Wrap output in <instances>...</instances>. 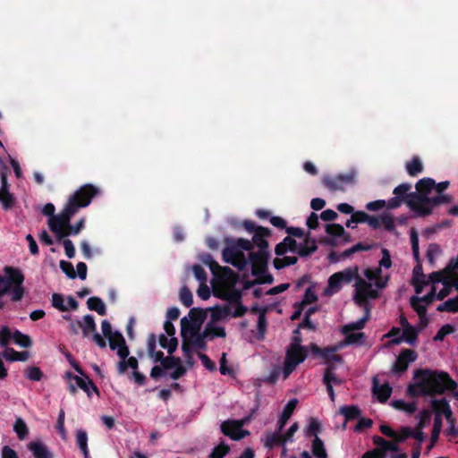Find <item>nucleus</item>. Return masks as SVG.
I'll return each instance as SVG.
<instances>
[{"label": "nucleus", "instance_id": "680f3d73", "mask_svg": "<svg viewBox=\"0 0 458 458\" xmlns=\"http://www.w3.org/2000/svg\"><path fill=\"white\" fill-rule=\"evenodd\" d=\"M65 254L68 258L72 259L75 255V247L71 240H64L63 242Z\"/></svg>", "mask_w": 458, "mask_h": 458}, {"label": "nucleus", "instance_id": "3c124183", "mask_svg": "<svg viewBox=\"0 0 458 458\" xmlns=\"http://www.w3.org/2000/svg\"><path fill=\"white\" fill-rule=\"evenodd\" d=\"M454 332V327L452 326V325H449V324H446L445 326H443L439 331L437 332V334L436 335V336L434 337V339L436 341H443L444 338L448 335H451L452 333Z\"/></svg>", "mask_w": 458, "mask_h": 458}, {"label": "nucleus", "instance_id": "bf43d9fd", "mask_svg": "<svg viewBox=\"0 0 458 458\" xmlns=\"http://www.w3.org/2000/svg\"><path fill=\"white\" fill-rule=\"evenodd\" d=\"M220 367L219 370L223 375H229L233 372L232 369L227 365L226 353H222L219 360Z\"/></svg>", "mask_w": 458, "mask_h": 458}, {"label": "nucleus", "instance_id": "e433bc0d", "mask_svg": "<svg viewBox=\"0 0 458 458\" xmlns=\"http://www.w3.org/2000/svg\"><path fill=\"white\" fill-rule=\"evenodd\" d=\"M13 342L22 348H29L32 344L30 337L17 329H14V336Z\"/></svg>", "mask_w": 458, "mask_h": 458}, {"label": "nucleus", "instance_id": "69168bd1", "mask_svg": "<svg viewBox=\"0 0 458 458\" xmlns=\"http://www.w3.org/2000/svg\"><path fill=\"white\" fill-rule=\"evenodd\" d=\"M199 359L202 362V365L208 370H215L216 365L215 363L205 354L199 353Z\"/></svg>", "mask_w": 458, "mask_h": 458}, {"label": "nucleus", "instance_id": "72a5a7b5", "mask_svg": "<svg viewBox=\"0 0 458 458\" xmlns=\"http://www.w3.org/2000/svg\"><path fill=\"white\" fill-rule=\"evenodd\" d=\"M29 448L35 458H51V454L47 447L39 442H31Z\"/></svg>", "mask_w": 458, "mask_h": 458}, {"label": "nucleus", "instance_id": "37998d69", "mask_svg": "<svg viewBox=\"0 0 458 458\" xmlns=\"http://www.w3.org/2000/svg\"><path fill=\"white\" fill-rule=\"evenodd\" d=\"M148 352L149 356L153 359L154 361H159L163 358V353L161 352L156 351V337L151 335L148 341Z\"/></svg>", "mask_w": 458, "mask_h": 458}, {"label": "nucleus", "instance_id": "603ef678", "mask_svg": "<svg viewBox=\"0 0 458 458\" xmlns=\"http://www.w3.org/2000/svg\"><path fill=\"white\" fill-rule=\"evenodd\" d=\"M57 430L64 440L67 439V432L64 428V411L61 410L57 419Z\"/></svg>", "mask_w": 458, "mask_h": 458}, {"label": "nucleus", "instance_id": "8fccbe9b", "mask_svg": "<svg viewBox=\"0 0 458 458\" xmlns=\"http://www.w3.org/2000/svg\"><path fill=\"white\" fill-rule=\"evenodd\" d=\"M418 425L417 428H424L428 426L431 421V412L429 411L424 410L418 415Z\"/></svg>", "mask_w": 458, "mask_h": 458}, {"label": "nucleus", "instance_id": "ea45409f", "mask_svg": "<svg viewBox=\"0 0 458 458\" xmlns=\"http://www.w3.org/2000/svg\"><path fill=\"white\" fill-rule=\"evenodd\" d=\"M298 428H299L298 424L293 423L284 434H282V445H283L282 455L283 456H285L286 452H287V449L284 446L285 444L289 443V442H293V437L294 434L296 433V431L298 430Z\"/></svg>", "mask_w": 458, "mask_h": 458}, {"label": "nucleus", "instance_id": "c85d7f7f", "mask_svg": "<svg viewBox=\"0 0 458 458\" xmlns=\"http://www.w3.org/2000/svg\"><path fill=\"white\" fill-rule=\"evenodd\" d=\"M2 356L9 361H26L30 358L28 352H17L13 348L5 349Z\"/></svg>", "mask_w": 458, "mask_h": 458}, {"label": "nucleus", "instance_id": "c9c22d12", "mask_svg": "<svg viewBox=\"0 0 458 458\" xmlns=\"http://www.w3.org/2000/svg\"><path fill=\"white\" fill-rule=\"evenodd\" d=\"M87 304L89 310L97 311L99 315H106V305L101 299L98 297H90L88 300Z\"/></svg>", "mask_w": 458, "mask_h": 458}, {"label": "nucleus", "instance_id": "9b49d317", "mask_svg": "<svg viewBox=\"0 0 458 458\" xmlns=\"http://www.w3.org/2000/svg\"><path fill=\"white\" fill-rule=\"evenodd\" d=\"M358 278H365V276L363 274H359V267L357 266L349 267L342 271L334 273L327 280V285L323 291V295L327 297L333 296L345 284H350L353 280L357 282Z\"/></svg>", "mask_w": 458, "mask_h": 458}, {"label": "nucleus", "instance_id": "4c0bfd02", "mask_svg": "<svg viewBox=\"0 0 458 458\" xmlns=\"http://www.w3.org/2000/svg\"><path fill=\"white\" fill-rule=\"evenodd\" d=\"M13 430L17 434L19 439L23 440L27 438L29 435V429L27 427V424L21 418H17L14 425H13Z\"/></svg>", "mask_w": 458, "mask_h": 458}, {"label": "nucleus", "instance_id": "7c9ffc66", "mask_svg": "<svg viewBox=\"0 0 458 458\" xmlns=\"http://www.w3.org/2000/svg\"><path fill=\"white\" fill-rule=\"evenodd\" d=\"M77 324L85 336L96 330L95 321L90 315H86L81 319H78Z\"/></svg>", "mask_w": 458, "mask_h": 458}, {"label": "nucleus", "instance_id": "5701e85b", "mask_svg": "<svg viewBox=\"0 0 458 458\" xmlns=\"http://www.w3.org/2000/svg\"><path fill=\"white\" fill-rule=\"evenodd\" d=\"M417 359V354L411 350H405L400 353L397 357L395 363L393 366V372L400 374L404 372L409 364L413 362Z\"/></svg>", "mask_w": 458, "mask_h": 458}, {"label": "nucleus", "instance_id": "ddd939ff", "mask_svg": "<svg viewBox=\"0 0 458 458\" xmlns=\"http://www.w3.org/2000/svg\"><path fill=\"white\" fill-rule=\"evenodd\" d=\"M300 328L294 331V337L287 351L284 367L283 369L284 378L295 369V368L301 363L306 358V350L301 346V338L299 337Z\"/></svg>", "mask_w": 458, "mask_h": 458}, {"label": "nucleus", "instance_id": "4468645a", "mask_svg": "<svg viewBox=\"0 0 458 458\" xmlns=\"http://www.w3.org/2000/svg\"><path fill=\"white\" fill-rule=\"evenodd\" d=\"M64 377L69 384V389L72 394L76 392L77 387L83 390L89 397H91L93 393L98 394L97 386L85 373L82 375H73L71 372H66Z\"/></svg>", "mask_w": 458, "mask_h": 458}, {"label": "nucleus", "instance_id": "a878e982", "mask_svg": "<svg viewBox=\"0 0 458 458\" xmlns=\"http://www.w3.org/2000/svg\"><path fill=\"white\" fill-rule=\"evenodd\" d=\"M204 330L208 341L216 337H225L226 335L224 327L220 323L208 322Z\"/></svg>", "mask_w": 458, "mask_h": 458}, {"label": "nucleus", "instance_id": "aec40b11", "mask_svg": "<svg viewBox=\"0 0 458 458\" xmlns=\"http://www.w3.org/2000/svg\"><path fill=\"white\" fill-rule=\"evenodd\" d=\"M1 189H0V202L4 209L11 208L14 204V197L9 191V185L7 182V172L5 167L0 172Z\"/></svg>", "mask_w": 458, "mask_h": 458}, {"label": "nucleus", "instance_id": "6ab92c4d", "mask_svg": "<svg viewBox=\"0 0 458 458\" xmlns=\"http://www.w3.org/2000/svg\"><path fill=\"white\" fill-rule=\"evenodd\" d=\"M327 233L328 236L326 242L331 245H338L345 243L349 241L348 235L345 233L344 228L337 224L327 225Z\"/></svg>", "mask_w": 458, "mask_h": 458}, {"label": "nucleus", "instance_id": "13d9d810", "mask_svg": "<svg viewBox=\"0 0 458 458\" xmlns=\"http://www.w3.org/2000/svg\"><path fill=\"white\" fill-rule=\"evenodd\" d=\"M393 441H387L386 444L384 445L382 448V454L386 456L387 452L396 453L398 451V444L400 442H397L394 438H392Z\"/></svg>", "mask_w": 458, "mask_h": 458}, {"label": "nucleus", "instance_id": "6e6552de", "mask_svg": "<svg viewBox=\"0 0 458 458\" xmlns=\"http://www.w3.org/2000/svg\"><path fill=\"white\" fill-rule=\"evenodd\" d=\"M203 262L209 266L214 278L212 281L213 292L218 297L236 301L240 297V292L236 288L237 277L228 267H221L216 264L209 255L202 259Z\"/></svg>", "mask_w": 458, "mask_h": 458}, {"label": "nucleus", "instance_id": "b1692460", "mask_svg": "<svg viewBox=\"0 0 458 458\" xmlns=\"http://www.w3.org/2000/svg\"><path fill=\"white\" fill-rule=\"evenodd\" d=\"M323 381L327 386V392H328L331 401L335 402V395L333 386H336V385H340L343 382V380L341 378H339L335 375V373L333 371V369L330 368V369H327V371L324 375Z\"/></svg>", "mask_w": 458, "mask_h": 458}, {"label": "nucleus", "instance_id": "473e14b6", "mask_svg": "<svg viewBox=\"0 0 458 458\" xmlns=\"http://www.w3.org/2000/svg\"><path fill=\"white\" fill-rule=\"evenodd\" d=\"M159 344L163 349L167 350L169 353H173L178 345V341L174 335H161L159 336Z\"/></svg>", "mask_w": 458, "mask_h": 458}, {"label": "nucleus", "instance_id": "f8f14e48", "mask_svg": "<svg viewBox=\"0 0 458 458\" xmlns=\"http://www.w3.org/2000/svg\"><path fill=\"white\" fill-rule=\"evenodd\" d=\"M181 326L184 343L197 349L205 347L208 340L205 335V330L202 333L199 332L200 323L199 321L184 317L181 320Z\"/></svg>", "mask_w": 458, "mask_h": 458}, {"label": "nucleus", "instance_id": "e2e57ef3", "mask_svg": "<svg viewBox=\"0 0 458 458\" xmlns=\"http://www.w3.org/2000/svg\"><path fill=\"white\" fill-rule=\"evenodd\" d=\"M440 252H441V250H440L439 246H437L436 244L430 245L427 251V256H428V260L432 263L434 261V259L437 255H439Z\"/></svg>", "mask_w": 458, "mask_h": 458}, {"label": "nucleus", "instance_id": "0e129e2a", "mask_svg": "<svg viewBox=\"0 0 458 458\" xmlns=\"http://www.w3.org/2000/svg\"><path fill=\"white\" fill-rule=\"evenodd\" d=\"M197 293L199 297H200L202 300H208L210 296V290L208 286L206 284V283L199 284Z\"/></svg>", "mask_w": 458, "mask_h": 458}, {"label": "nucleus", "instance_id": "a18cd8bd", "mask_svg": "<svg viewBox=\"0 0 458 458\" xmlns=\"http://www.w3.org/2000/svg\"><path fill=\"white\" fill-rule=\"evenodd\" d=\"M340 413L345 417L346 420H353L359 417L360 410L357 406H343L340 408Z\"/></svg>", "mask_w": 458, "mask_h": 458}, {"label": "nucleus", "instance_id": "39448f33", "mask_svg": "<svg viewBox=\"0 0 458 458\" xmlns=\"http://www.w3.org/2000/svg\"><path fill=\"white\" fill-rule=\"evenodd\" d=\"M102 333L108 339L109 346L112 350L116 351L117 355L120 357V361L117 364V369L120 374L125 373L128 369H131L130 378L137 385L143 386L146 377L143 374L138 371V360L134 357L129 356V349L125 344L123 336L118 332H113L110 323L107 320H103L101 324Z\"/></svg>", "mask_w": 458, "mask_h": 458}, {"label": "nucleus", "instance_id": "393cba45", "mask_svg": "<svg viewBox=\"0 0 458 458\" xmlns=\"http://www.w3.org/2000/svg\"><path fill=\"white\" fill-rule=\"evenodd\" d=\"M52 304L61 311H65L70 309L75 310L78 306L77 301L73 298L70 297L67 300H64L62 295L57 293L53 294Z\"/></svg>", "mask_w": 458, "mask_h": 458}, {"label": "nucleus", "instance_id": "bb28decb", "mask_svg": "<svg viewBox=\"0 0 458 458\" xmlns=\"http://www.w3.org/2000/svg\"><path fill=\"white\" fill-rule=\"evenodd\" d=\"M297 403H298V400L294 398V399L290 400L287 403V404L284 406V411L277 421L279 430H282V428L284 427L287 420L290 419L293 412L294 411V410L297 406Z\"/></svg>", "mask_w": 458, "mask_h": 458}, {"label": "nucleus", "instance_id": "7ed1b4c3", "mask_svg": "<svg viewBox=\"0 0 458 458\" xmlns=\"http://www.w3.org/2000/svg\"><path fill=\"white\" fill-rule=\"evenodd\" d=\"M98 193H99V190L94 185H83L69 198L62 212L48 218V226L59 240L71 235L70 221L72 217L80 208L88 207L93 196Z\"/></svg>", "mask_w": 458, "mask_h": 458}, {"label": "nucleus", "instance_id": "cd10ccee", "mask_svg": "<svg viewBox=\"0 0 458 458\" xmlns=\"http://www.w3.org/2000/svg\"><path fill=\"white\" fill-rule=\"evenodd\" d=\"M373 392L380 402H386L391 394L392 388L388 384L379 385L377 379L374 378Z\"/></svg>", "mask_w": 458, "mask_h": 458}, {"label": "nucleus", "instance_id": "2eb2a0df", "mask_svg": "<svg viewBox=\"0 0 458 458\" xmlns=\"http://www.w3.org/2000/svg\"><path fill=\"white\" fill-rule=\"evenodd\" d=\"M401 327L393 328L387 336L392 338L393 344L406 342L412 344L417 338V330L409 324L405 318H401Z\"/></svg>", "mask_w": 458, "mask_h": 458}, {"label": "nucleus", "instance_id": "5fc2aeb1", "mask_svg": "<svg viewBox=\"0 0 458 458\" xmlns=\"http://www.w3.org/2000/svg\"><path fill=\"white\" fill-rule=\"evenodd\" d=\"M411 243L416 260L419 259V236L415 230L411 231Z\"/></svg>", "mask_w": 458, "mask_h": 458}, {"label": "nucleus", "instance_id": "20e7f679", "mask_svg": "<svg viewBox=\"0 0 458 458\" xmlns=\"http://www.w3.org/2000/svg\"><path fill=\"white\" fill-rule=\"evenodd\" d=\"M448 186V181L436 183L430 178L421 179L416 184L418 194L410 197L408 205L417 215L425 216L435 206L449 200L446 195L442 194Z\"/></svg>", "mask_w": 458, "mask_h": 458}, {"label": "nucleus", "instance_id": "dca6fc26", "mask_svg": "<svg viewBox=\"0 0 458 458\" xmlns=\"http://www.w3.org/2000/svg\"><path fill=\"white\" fill-rule=\"evenodd\" d=\"M380 431L385 436L394 438L397 442H403L410 437L415 438L420 443L423 442L425 439V435L422 432V429L419 428H416L414 430H411L409 428H402L399 431H394L389 426L382 425L380 427Z\"/></svg>", "mask_w": 458, "mask_h": 458}, {"label": "nucleus", "instance_id": "2f4dec72", "mask_svg": "<svg viewBox=\"0 0 458 458\" xmlns=\"http://www.w3.org/2000/svg\"><path fill=\"white\" fill-rule=\"evenodd\" d=\"M411 186L409 184H401L397 186L394 190V198L391 199L388 201L387 207L391 208H397L401 204V197L403 196L409 190Z\"/></svg>", "mask_w": 458, "mask_h": 458}, {"label": "nucleus", "instance_id": "0eeeda50", "mask_svg": "<svg viewBox=\"0 0 458 458\" xmlns=\"http://www.w3.org/2000/svg\"><path fill=\"white\" fill-rule=\"evenodd\" d=\"M316 242L305 235L302 240L297 241L293 237H285L282 242L276 245V258L274 266L281 269L286 266L293 265L297 261V255H309L316 250Z\"/></svg>", "mask_w": 458, "mask_h": 458}, {"label": "nucleus", "instance_id": "de8ad7c7", "mask_svg": "<svg viewBox=\"0 0 458 458\" xmlns=\"http://www.w3.org/2000/svg\"><path fill=\"white\" fill-rule=\"evenodd\" d=\"M392 404L395 409L403 411L407 413H412L416 410V405L414 403H406L404 401L398 400L393 402Z\"/></svg>", "mask_w": 458, "mask_h": 458}, {"label": "nucleus", "instance_id": "9d476101", "mask_svg": "<svg viewBox=\"0 0 458 458\" xmlns=\"http://www.w3.org/2000/svg\"><path fill=\"white\" fill-rule=\"evenodd\" d=\"M24 277L21 270L12 267L4 268V275H0V309L4 307L2 297L9 294L13 301H20L24 295L22 283Z\"/></svg>", "mask_w": 458, "mask_h": 458}, {"label": "nucleus", "instance_id": "4be33fe9", "mask_svg": "<svg viewBox=\"0 0 458 458\" xmlns=\"http://www.w3.org/2000/svg\"><path fill=\"white\" fill-rule=\"evenodd\" d=\"M162 367L165 369L171 377L177 379L186 372V368L179 359L168 357L162 360Z\"/></svg>", "mask_w": 458, "mask_h": 458}, {"label": "nucleus", "instance_id": "c03bdc74", "mask_svg": "<svg viewBox=\"0 0 458 458\" xmlns=\"http://www.w3.org/2000/svg\"><path fill=\"white\" fill-rule=\"evenodd\" d=\"M25 377L32 381H40L43 377V373L39 368L30 366L25 370Z\"/></svg>", "mask_w": 458, "mask_h": 458}, {"label": "nucleus", "instance_id": "58836bf2", "mask_svg": "<svg viewBox=\"0 0 458 458\" xmlns=\"http://www.w3.org/2000/svg\"><path fill=\"white\" fill-rule=\"evenodd\" d=\"M14 336V329L7 326H3L0 328V345L6 346L13 342Z\"/></svg>", "mask_w": 458, "mask_h": 458}, {"label": "nucleus", "instance_id": "f3484780", "mask_svg": "<svg viewBox=\"0 0 458 458\" xmlns=\"http://www.w3.org/2000/svg\"><path fill=\"white\" fill-rule=\"evenodd\" d=\"M355 177L356 173L352 170L335 176H326L324 183L331 191H344L346 186L354 182Z\"/></svg>", "mask_w": 458, "mask_h": 458}, {"label": "nucleus", "instance_id": "09e8293b", "mask_svg": "<svg viewBox=\"0 0 458 458\" xmlns=\"http://www.w3.org/2000/svg\"><path fill=\"white\" fill-rule=\"evenodd\" d=\"M229 449V446L222 442L213 449L209 458H224L228 454Z\"/></svg>", "mask_w": 458, "mask_h": 458}, {"label": "nucleus", "instance_id": "79ce46f5", "mask_svg": "<svg viewBox=\"0 0 458 458\" xmlns=\"http://www.w3.org/2000/svg\"><path fill=\"white\" fill-rule=\"evenodd\" d=\"M423 165L420 158L414 157L406 164V169L410 175H416L422 171Z\"/></svg>", "mask_w": 458, "mask_h": 458}, {"label": "nucleus", "instance_id": "412c9836", "mask_svg": "<svg viewBox=\"0 0 458 458\" xmlns=\"http://www.w3.org/2000/svg\"><path fill=\"white\" fill-rule=\"evenodd\" d=\"M236 309L234 311L231 310V307L226 308H213L210 310L211 321L219 323L222 320L226 319L230 315L238 317L244 313V309L235 303Z\"/></svg>", "mask_w": 458, "mask_h": 458}, {"label": "nucleus", "instance_id": "774afa93", "mask_svg": "<svg viewBox=\"0 0 458 458\" xmlns=\"http://www.w3.org/2000/svg\"><path fill=\"white\" fill-rule=\"evenodd\" d=\"M361 458H385V455L380 450L374 449L372 451L366 452Z\"/></svg>", "mask_w": 458, "mask_h": 458}, {"label": "nucleus", "instance_id": "49530a36", "mask_svg": "<svg viewBox=\"0 0 458 458\" xmlns=\"http://www.w3.org/2000/svg\"><path fill=\"white\" fill-rule=\"evenodd\" d=\"M281 430L278 429L276 433L267 434L265 439V445L267 447L272 448L278 444H282V434Z\"/></svg>", "mask_w": 458, "mask_h": 458}, {"label": "nucleus", "instance_id": "052dcab7", "mask_svg": "<svg viewBox=\"0 0 458 458\" xmlns=\"http://www.w3.org/2000/svg\"><path fill=\"white\" fill-rule=\"evenodd\" d=\"M60 267L70 278L76 277V274L71 263L63 260L60 262Z\"/></svg>", "mask_w": 458, "mask_h": 458}, {"label": "nucleus", "instance_id": "338daca9", "mask_svg": "<svg viewBox=\"0 0 458 458\" xmlns=\"http://www.w3.org/2000/svg\"><path fill=\"white\" fill-rule=\"evenodd\" d=\"M320 217L324 221H333L337 217V214L332 209H327L321 213Z\"/></svg>", "mask_w": 458, "mask_h": 458}, {"label": "nucleus", "instance_id": "6e6d98bb", "mask_svg": "<svg viewBox=\"0 0 458 458\" xmlns=\"http://www.w3.org/2000/svg\"><path fill=\"white\" fill-rule=\"evenodd\" d=\"M192 271H193L194 276L199 282V284H204L207 282L206 272L204 271V269L201 267L195 265L192 267Z\"/></svg>", "mask_w": 458, "mask_h": 458}, {"label": "nucleus", "instance_id": "1a4fd4ad", "mask_svg": "<svg viewBox=\"0 0 458 458\" xmlns=\"http://www.w3.org/2000/svg\"><path fill=\"white\" fill-rule=\"evenodd\" d=\"M430 407L435 413V420L432 430V439L437 441L442 429V417L446 420L447 428L446 435L450 437L458 436V428L455 426V420L452 409L447 401L441 398H432L430 400Z\"/></svg>", "mask_w": 458, "mask_h": 458}, {"label": "nucleus", "instance_id": "a211bd4d", "mask_svg": "<svg viewBox=\"0 0 458 458\" xmlns=\"http://www.w3.org/2000/svg\"><path fill=\"white\" fill-rule=\"evenodd\" d=\"M247 420H228L221 424V431L233 440H240L249 435V431L242 428Z\"/></svg>", "mask_w": 458, "mask_h": 458}, {"label": "nucleus", "instance_id": "864d4df0", "mask_svg": "<svg viewBox=\"0 0 458 458\" xmlns=\"http://www.w3.org/2000/svg\"><path fill=\"white\" fill-rule=\"evenodd\" d=\"M180 300L186 307H190L193 302L192 293L186 287H182L180 291Z\"/></svg>", "mask_w": 458, "mask_h": 458}, {"label": "nucleus", "instance_id": "a19ab883", "mask_svg": "<svg viewBox=\"0 0 458 458\" xmlns=\"http://www.w3.org/2000/svg\"><path fill=\"white\" fill-rule=\"evenodd\" d=\"M312 452L318 458H327V454L325 449L322 440L316 436L312 443Z\"/></svg>", "mask_w": 458, "mask_h": 458}, {"label": "nucleus", "instance_id": "f03ea898", "mask_svg": "<svg viewBox=\"0 0 458 458\" xmlns=\"http://www.w3.org/2000/svg\"><path fill=\"white\" fill-rule=\"evenodd\" d=\"M269 231L263 227H258L253 236V243L259 248L258 251L252 250L250 241L238 239L228 243L223 252L225 262L231 263L240 270L250 272L253 279L250 283H270L272 278L267 275L266 266L268 256L267 237Z\"/></svg>", "mask_w": 458, "mask_h": 458}, {"label": "nucleus", "instance_id": "f704fd0d", "mask_svg": "<svg viewBox=\"0 0 458 458\" xmlns=\"http://www.w3.org/2000/svg\"><path fill=\"white\" fill-rule=\"evenodd\" d=\"M366 223H368L373 228L379 227L381 224L385 225V226L389 230L394 228V222L389 216H383L381 220H379L375 216H368V220Z\"/></svg>", "mask_w": 458, "mask_h": 458}, {"label": "nucleus", "instance_id": "f257e3e1", "mask_svg": "<svg viewBox=\"0 0 458 458\" xmlns=\"http://www.w3.org/2000/svg\"><path fill=\"white\" fill-rule=\"evenodd\" d=\"M392 267V259L390 252L386 249L381 250V259L378 261L377 267H369L363 270L365 278H358L354 286V301L365 307L364 316L357 320L345 325L343 327V333L345 335V341L338 346L331 349L320 351L317 346L313 345L312 350L315 353L321 354L328 361L335 360L340 362L341 359L335 352L344 344H360L363 341L364 334L359 332L364 327L369 318V308L367 303L369 300L377 299L379 293L386 287L389 281V275L383 272V269H388Z\"/></svg>", "mask_w": 458, "mask_h": 458}, {"label": "nucleus", "instance_id": "4d7b16f0", "mask_svg": "<svg viewBox=\"0 0 458 458\" xmlns=\"http://www.w3.org/2000/svg\"><path fill=\"white\" fill-rule=\"evenodd\" d=\"M318 299L316 292L313 287H310L306 290L302 299V304H310L316 301Z\"/></svg>", "mask_w": 458, "mask_h": 458}, {"label": "nucleus", "instance_id": "c756f323", "mask_svg": "<svg viewBox=\"0 0 458 458\" xmlns=\"http://www.w3.org/2000/svg\"><path fill=\"white\" fill-rule=\"evenodd\" d=\"M76 444L83 454L84 458H89V451L88 447V434L83 429L76 430Z\"/></svg>", "mask_w": 458, "mask_h": 458}, {"label": "nucleus", "instance_id": "423d86ee", "mask_svg": "<svg viewBox=\"0 0 458 458\" xmlns=\"http://www.w3.org/2000/svg\"><path fill=\"white\" fill-rule=\"evenodd\" d=\"M455 388L456 383L446 372L420 369L414 372L413 384L410 390L414 394L432 395Z\"/></svg>", "mask_w": 458, "mask_h": 458}]
</instances>
